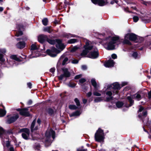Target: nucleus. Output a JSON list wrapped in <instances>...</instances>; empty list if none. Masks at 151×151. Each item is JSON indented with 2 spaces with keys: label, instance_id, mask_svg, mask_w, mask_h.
Listing matches in <instances>:
<instances>
[{
  "label": "nucleus",
  "instance_id": "473e14b6",
  "mask_svg": "<svg viewBox=\"0 0 151 151\" xmlns=\"http://www.w3.org/2000/svg\"><path fill=\"white\" fill-rule=\"evenodd\" d=\"M74 101L76 103V105L78 106H79L80 105V102L79 100L77 98H76L74 99Z\"/></svg>",
  "mask_w": 151,
  "mask_h": 151
},
{
  "label": "nucleus",
  "instance_id": "c756f323",
  "mask_svg": "<svg viewBox=\"0 0 151 151\" xmlns=\"http://www.w3.org/2000/svg\"><path fill=\"white\" fill-rule=\"evenodd\" d=\"M127 98L129 101L130 105H132L134 101L132 100L131 97L130 96H128Z\"/></svg>",
  "mask_w": 151,
  "mask_h": 151
},
{
  "label": "nucleus",
  "instance_id": "13d9d810",
  "mask_svg": "<svg viewBox=\"0 0 151 151\" xmlns=\"http://www.w3.org/2000/svg\"><path fill=\"white\" fill-rule=\"evenodd\" d=\"M77 151H87V150L86 149H78Z\"/></svg>",
  "mask_w": 151,
  "mask_h": 151
},
{
  "label": "nucleus",
  "instance_id": "8fccbe9b",
  "mask_svg": "<svg viewBox=\"0 0 151 151\" xmlns=\"http://www.w3.org/2000/svg\"><path fill=\"white\" fill-rule=\"evenodd\" d=\"M6 50L5 49H2L0 50V52L3 53L6 52Z\"/></svg>",
  "mask_w": 151,
  "mask_h": 151
},
{
  "label": "nucleus",
  "instance_id": "c85d7f7f",
  "mask_svg": "<svg viewBox=\"0 0 151 151\" xmlns=\"http://www.w3.org/2000/svg\"><path fill=\"white\" fill-rule=\"evenodd\" d=\"M47 41L51 45H53L55 43V42H56V44H57L56 41H55L54 40H51L49 39L47 40Z\"/></svg>",
  "mask_w": 151,
  "mask_h": 151
},
{
  "label": "nucleus",
  "instance_id": "603ef678",
  "mask_svg": "<svg viewBox=\"0 0 151 151\" xmlns=\"http://www.w3.org/2000/svg\"><path fill=\"white\" fill-rule=\"evenodd\" d=\"M92 94L91 92H90L87 93V96L88 97H90Z\"/></svg>",
  "mask_w": 151,
  "mask_h": 151
},
{
  "label": "nucleus",
  "instance_id": "58836bf2",
  "mask_svg": "<svg viewBox=\"0 0 151 151\" xmlns=\"http://www.w3.org/2000/svg\"><path fill=\"white\" fill-rule=\"evenodd\" d=\"M86 81L85 79L83 78L79 80V83H83Z\"/></svg>",
  "mask_w": 151,
  "mask_h": 151
},
{
  "label": "nucleus",
  "instance_id": "680f3d73",
  "mask_svg": "<svg viewBox=\"0 0 151 151\" xmlns=\"http://www.w3.org/2000/svg\"><path fill=\"white\" fill-rule=\"evenodd\" d=\"M82 68L83 70H85L86 69L87 67L86 65H83L82 66Z\"/></svg>",
  "mask_w": 151,
  "mask_h": 151
},
{
  "label": "nucleus",
  "instance_id": "f3484780",
  "mask_svg": "<svg viewBox=\"0 0 151 151\" xmlns=\"http://www.w3.org/2000/svg\"><path fill=\"white\" fill-rule=\"evenodd\" d=\"M91 83L92 85L94 86L95 89H97L99 87L98 85L97 84L95 80L94 79H92L91 80Z\"/></svg>",
  "mask_w": 151,
  "mask_h": 151
},
{
  "label": "nucleus",
  "instance_id": "2f4dec72",
  "mask_svg": "<svg viewBox=\"0 0 151 151\" xmlns=\"http://www.w3.org/2000/svg\"><path fill=\"white\" fill-rule=\"evenodd\" d=\"M77 40L75 39H71L69 40L68 41V42L69 43H73L76 42Z\"/></svg>",
  "mask_w": 151,
  "mask_h": 151
},
{
  "label": "nucleus",
  "instance_id": "49530a36",
  "mask_svg": "<svg viewBox=\"0 0 151 151\" xmlns=\"http://www.w3.org/2000/svg\"><path fill=\"white\" fill-rule=\"evenodd\" d=\"M132 56L134 58H136L137 57V54L136 52H134L133 53Z\"/></svg>",
  "mask_w": 151,
  "mask_h": 151
},
{
  "label": "nucleus",
  "instance_id": "f704fd0d",
  "mask_svg": "<svg viewBox=\"0 0 151 151\" xmlns=\"http://www.w3.org/2000/svg\"><path fill=\"white\" fill-rule=\"evenodd\" d=\"M11 58L12 59L15 60L17 61H18L19 60V59L17 58L16 56L15 55H12L11 56Z\"/></svg>",
  "mask_w": 151,
  "mask_h": 151
},
{
  "label": "nucleus",
  "instance_id": "72a5a7b5",
  "mask_svg": "<svg viewBox=\"0 0 151 151\" xmlns=\"http://www.w3.org/2000/svg\"><path fill=\"white\" fill-rule=\"evenodd\" d=\"M102 99L101 97H98L95 99L94 101L95 102H98L101 101Z\"/></svg>",
  "mask_w": 151,
  "mask_h": 151
},
{
  "label": "nucleus",
  "instance_id": "9d476101",
  "mask_svg": "<svg viewBox=\"0 0 151 151\" xmlns=\"http://www.w3.org/2000/svg\"><path fill=\"white\" fill-rule=\"evenodd\" d=\"M94 4H98L100 6H103L106 4V1L104 0H91Z\"/></svg>",
  "mask_w": 151,
  "mask_h": 151
},
{
  "label": "nucleus",
  "instance_id": "4c0bfd02",
  "mask_svg": "<svg viewBox=\"0 0 151 151\" xmlns=\"http://www.w3.org/2000/svg\"><path fill=\"white\" fill-rule=\"evenodd\" d=\"M68 60V59L67 58H65L64 59V60H63V63H62V64L63 65H65V64L66 62Z\"/></svg>",
  "mask_w": 151,
  "mask_h": 151
},
{
  "label": "nucleus",
  "instance_id": "a878e982",
  "mask_svg": "<svg viewBox=\"0 0 151 151\" xmlns=\"http://www.w3.org/2000/svg\"><path fill=\"white\" fill-rule=\"evenodd\" d=\"M79 48L77 46H75L71 49L70 51L71 52H74Z\"/></svg>",
  "mask_w": 151,
  "mask_h": 151
},
{
  "label": "nucleus",
  "instance_id": "69168bd1",
  "mask_svg": "<svg viewBox=\"0 0 151 151\" xmlns=\"http://www.w3.org/2000/svg\"><path fill=\"white\" fill-rule=\"evenodd\" d=\"M147 114V112L146 111H145L143 113V116H145Z\"/></svg>",
  "mask_w": 151,
  "mask_h": 151
},
{
  "label": "nucleus",
  "instance_id": "a19ab883",
  "mask_svg": "<svg viewBox=\"0 0 151 151\" xmlns=\"http://www.w3.org/2000/svg\"><path fill=\"white\" fill-rule=\"evenodd\" d=\"M22 35V31H19L17 33L16 35V36L18 37L19 36L21 35Z\"/></svg>",
  "mask_w": 151,
  "mask_h": 151
},
{
  "label": "nucleus",
  "instance_id": "6e6d98bb",
  "mask_svg": "<svg viewBox=\"0 0 151 151\" xmlns=\"http://www.w3.org/2000/svg\"><path fill=\"white\" fill-rule=\"evenodd\" d=\"M40 147V144H38V145H36V146H35V148L37 149V150H38L39 148Z\"/></svg>",
  "mask_w": 151,
  "mask_h": 151
},
{
  "label": "nucleus",
  "instance_id": "20e7f679",
  "mask_svg": "<svg viewBox=\"0 0 151 151\" xmlns=\"http://www.w3.org/2000/svg\"><path fill=\"white\" fill-rule=\"evenodd\" d=\"M137 38L136 35L133 33L128 34L125 36V40L123 42L124 44L131 45V42L128 40L129 39L132 41H135Z\"/></svg>",
  "mask_w": 151,
  "mask_h": 151
},
{
  "label": "nucleus",
  "instance_id": "e2e57ef3",
  "mask_svg": "<svg viewBox=\"0 0 151 151\" xmlns=\"http://www.w3.org/2000/svg\"><path fill=\"white\" fill-rule=\"evenodd\" d=\"M27 85L29 88H31L32 84L30 83H28Z\"/></svg>",
  "mask_w": 151,
  "mask_h": 151
},
{
  "label": "nucleus",
  "instance_id": "09e8293b",
  "mask_svg": "<svg viewBox=\"0 0 151 151\" xmlns=\"http://www.w3.org/2000/svg\"><path fill=\"white\" fill-rule=\"evenodd\" d=\"M112 58L114 59H116L117 57V56L115 54H113L111 55Z\"/></svg>",
  "mask_w": 151,
  "mask_h": 151
},
{
  "label": "nucleus",
  "instance_id": "a18cd8bd",
  "mask_svg": "<svg viewBox=\"0 0 151 151\" xmlns=\"http://www.w3.org/2000/svg\"><path fill=\"white\" fill-rule=\"evenodd\" d=\"M82 75H81V74L76 76L75 77V79H79V78H81L82 77Z\"/></svg>",
  "mask_w": 151,
  "mask_h": 151
},
{
  "label": "nucleus",
  "instance_id": "774afa93",
  "mask_svg": "<svg viewBox=\"0 0 151 151\" xmlns=\"http://www.w3.org/2000/svg\"><path fill=\"white\" fill-rule=\"evenodd\" d=\"M3 10V8L2 7H0V11L1 12Z\"/></svg>",
  "mask_w": 151,
  "mask_h": 151
},
{
  "label": "nucleus",
  "instance_id": "e433bc0d",
  "mask_svg": "<svg viewBox=\"0 0 151 151\" xmlns=\"http://www.w3.org/2000/svg\"><path fill=\"white\" fill-rule=\"evenodd\" d=\"M37 49V47L35 45L33 44L31 46V50H35Z\"/></svg>",
  "mask_w": 151,
  "mask_h": 151
},
{
  "label": "nucleus",
  "instance_id": "864d4df0",
  "mask_svg": "<svg viewBox=\"0 0 151 151\" xmlns=\"http://www.w3.org/2000/svg\"><path fill=\"white\" fill-rule=\"evenodd\" d=\"M143 108L142 106H140V108H139V111H138V112L139 113V112H141V111H142L143 110Z\"/></svg>",
  "mask_w": 151,
  "mask_h": 151
},
{
  "label": "nucleus",
  "instance_id": "393cba45",
  "mask_svg": "<svg viewBox=\"0 0 151 151\" xmlns=\"http://www.w3.org/2000/svg\"><path fill=\"white\" fill-rule=\"evenodd\" d=\"M43 24L45 26H46L47 24L48 21L47 18H45L42 21Z\"/></svg>",
  "mask_w": 151,
  "mask_h": 151
},
{
  "label": "nucleus",
  "instance_id": "aec40b11",
  "mask_svg": "<svg viewBox=\"0 0 151 151\" xmlns=\"http://www.w3.org/2000/svg\"><path fill=\"white\" fill-rule=\"evenodd\" d=\"M6 111L5 110L0 109V117L4 116L6 115Z\"/></svg>",
  "mask_w": 151,
  "mask_h": 151
},
{
  "label": "nucleus",
  "instance_id": "39448f33",
  "mask_svg": "<svg viewBox=\"0 0 151 151\" xmlns=\"http://www.w3.org/2000/svg\"><path fill=\"white\" fill-rule=\"evenodd\" d=\"M20 132H23L22 134V137L25 140H27L30 139V132L29 129L27 128H23L19 130Z\"/></svg>",
  "mask_w": 151,
  "mask_h": 151
},
{
  "label": "nucleus",
  "instance_id": "ea45409f",
  "mask_svg": "<svg viewBox=\"0 0 151 151\" xmlns=\"http://www.w3.org/2000/svg\"><path fill=\"white\" fill-rule=\"evenodd\" d=\"M93 95L97 96H100L101 95L100 93L97 92L95 91L93 93Z\"/></svg>",
  "mask_w": 151,
  "mask_h": 151
},
{
  "label": "nucleus",
  "instance_id": "0eeeda50",
  "mask_svg": "<svg viewBox=\"0 0 151 151\" xmlns=\"http://www.w3.org/2000/svg\"><path fill=\"white\" fill-rule=\"evenodd\" d=\"M55 132L52 129H51L49 131H47L45 133V136L46 139H49L51 137L54 139L55 138Z\"/></svg>",
  "mask_w": 151,
  "mask_h": 151
},
{
  "label": "nucleus",
  "instance_id": "338daca9",
  "mask_svg": "<svg viewBox=\"0 0 151 151\" xmlns=\"http://www.w3.org/2000/svg\"><path fill=\"white\" fill-rule=\"evenodd\" d=\"M143 129H144V131L146 132H147V133H148V132L145 129V127H144V126H143Z\"/></svg>",
  "mask_w": 151,
  "mask_h": 151
},
{
  "label": "nucleus",
  "instance_id": "6e6552de",
  "mask_svg": "<svg viewBox=\"0 0 151 151\" xmlns=\"http://www.w3.org/2000/svg\"><path fill=\"white\" fill-rule=\"evenodd\" d=\"M62 70L63 73V74L61 75L58 77L60 80H62L64 77H68L70 76V74L67 68H63Z\"/></svg>",
  "mask_w": 151,
  "mask_h": 151
},
{
  "label": "nucleus",
  "instance_id": "dca6fc26",
  "mask_svg": "<svg viewBox=\"0 0 151 151\" xmlns=\"http://www.w3.org/2000/svg\"><path fill=\"white\" fill-rule=\"evenodd\" d=\"M112 88L116 89H119L120 88L119 84L117 83H115L111 84V86Z\"/></svg>",
  "mask_w": 151,
  "mask_h": 151
},
{
  "label": "nucleus",
  "instance_id": "1a4fd4ad",
  "mask_svg": "<svg viewBox=\"0 0 151 151\" xmlns=\"http://www.w3.org/2000/svg\"><path fill=\"white\" fill-rule=\"evenodd\" d=\"M99 55L97 50L96 49L94 51L90 52L88 55V57L94 59L97 58Z\"/></svg>",
  "mask_w": 151,
  "mask_h": 151
},
{
  "label": "nucleus",
  "instance_id": "de8ad7c7",
  "mask_svg": "<svg viewBox=\"0 0 151 151\" xmlns=\"http://www.w3.org/2000/svg\"><path fill=\"white\" fill-rule=\"evenodd\" d=\"M78 61L76 60H73L72 61V63L74 64H76L78 63Z\"/></svg>",
  "mask_w": 151,
  "mask_h": 151
},
{
  "label": "nucleus",
  "instance_id": "f257e3e1",
  "mask_svg": "<svg viewBox=\"0 0 151 151\" xmlns=\"http://www.w3.org/2000/svg\"><path fill=\"white\" fill-rule=\"evenodd\" d=\"M56 42V47L59 50H58L55 48H53L51 50H47L46 51L48 55L51 57L56 56L58 54L60 53L65 47V46L62 43L60 40H57Z\"/></svg>",
  "mask_w": 151,
  "mask_h": 151
},
{
  "label": "nucleus",
  "instance_id": "423d86ee",
  "mask_svg": "<svg viewBox=\"0 0 151 151\" xmlns=\"http://www.w3.org/2000/svg\"><path fill=\"white\" fill-rule=\"evenodd\" d=\"M86 45L84 46L85 49L83 51V52L81 54V56H85L89 51L92 49L93 47L92 46H89V41L86 40Z\"/></svg>",
  "mask_w": 151,
  "mask_h": 151
},
{
  "label": "nucleus",
  "instance_id": "7ed1b4c3",
  "mask_svg": "<svg viewBox=\"0 0 151 151\" xmlns=\"http://www.w3.org/2000/svg\"><path fill=\"white\" fill-rule=\"evenodd\" d=\"M95 138L97 142L103 141L104 138V131L100 128H99L95 133Z\"/></svg>",
  "mask_w": 151,
  "mask_h": 151
},
{
  "label": "nucleus",
  "instance_id": "f03ea898",
  "mask_svg": "<svg viewBox=\"0 0 151 151\" xmlns=\"http://www.w3.org/2000/svg\"><path fill=\"white\" fill-rule=\"evenodd\" d=\"M118 37H114L111 38L110 41H108L104 44L105 48L108 50H113L115 49L116 44L119 40Z\"/></svg>",
  "mask_w": 151,
  "mask_h": 151
},
{
  "label": "nucleus",
  "instance_id": "cd10ccee",
  "mask_svg": "<svg viewBox=\"0 0 151 151\" xmlns=\"http://www.w3.org/2000/svg\"><path fill=\"white\" fill-rule=\"evenodd\" d=\"M134 98H135L136 99L139 100L141 99V96L138 94H136L134 95H133Z\"/></svg>",
  "mask_w": 151,
  "mask_h": 151
},
{
  "label": "nucleus",
  "instance_id": "c9c22d12",
  "mask_svg": "<svg viewBox=\"0 0 151 151\" xmlns=\"http://www.w3.org/2000/svg\"><path fill=\"white\" fill-rule=\"evenodd\" d=\"M133 19L134 22H137L139 20V18L137 16H135L133 17Z\"/></svg>",
  "mask_w": 151,
  "mask_h": 151
},
{
  "label": "nucleus",
  "instance_id": "bf43d9fd",
  "mask_svg": "<svg viewBox=\"0 0 151 151\" xmlns=\"http://www.w3.org/2000/svg\"><path fill=\"white\" fill-rule=\"evenodd\" d=\"M55 69L54 68H52L50 69V71L52 73H53L55 71Z\"/></svg>",
  "mask_w": 151,
  "mask_h": 151
},
{
  "label": "nucleus",
  "instance_id": "4d7b16f0",
  "mask_svg": "<svg viewBox=\"0 0 151 151\" xmlns=\"http://www.w3.org/2000/svg\"><path fill=\"white\" fill-rule=\"evenodd\" d=\"M82 101L83 103L85 104L87 102V100L86 99H82Z\"/></svg>",
  "mask_w": 151,
  "mask_h": 151
},
{
  "label": "nucleus",
  "instance_id": "5fc2aeb1",
  "mask_svg": "<svg viewBox=\"0 0 151 151\" xmlns=\"http://www.w3.org/2000/svg\"><path fill=\"white\" fill-rule=\"evenodd\" d=\"M76 85V84L75 83H72L70 85H69V86L70 87H74Z\"/></svg>",
  "mask_w": 151,
  "mask_h": 151
},
{
  "label": "nucleus",
  "instance_id": "a211bd4d",
  "mask_svg": "<svg viewBox=\"0 0 151 151\" xmlns=\"http://www.w3.org/2000/svg\"><path fill=\"white\" fill-rule=\"evenodd\" d=\"M17 47L20 49L22 48L25 46V44L24 42H19L17 45Z\"/></svg>",
  "mask_w": 151,
  "mask_h": 151
},
{
  "label": "nucleus",
  "instance_id": "3c124183",
  "mask_svg": "<svg viewBox=\"0 0 151 151\" xmlns=\"http://www.w3.org/2000/svg\"><path fill=\"white\" fill-rule=\"evenodd\" d=\"M127 82H123L122 83V86H124L125 85H127Z\"/></svg>",
  "mask_w": 151,
  "mask_h": 151
},
{
  "label": "nucleus",
  "instance_id": "4be33fe9",
  "mask_svg": "<svg viewBox=\"0 0 151 151\" xmlns=\"http://www.w3.org/2000/svg\"><path fill=\"white\" fill-rule=\"evenodd\" d=\"M5 133V130L3 128L0 127V137L1 138H3V135Z\"/></svg>",
  "mask_w": 151,
  "mask_h": 151
},
{
  "label": "nucleus",
  "instance_id": "2eb2a0df",
  "mask_svg": "<svg viewBox=\"0 0 151 151\" xmlns=\"http://www.w3.org/2000/svg\"><path fill=\"white\" fill-rule=\"evenodd\" d=\"M47 37L46 35H40L38 37V40L39 42L40 43H42L44 40Z\"/></svg>",
  "mask_w": 151,
  "mask_h": 151
},
{
  "label": "nucleus",
  "instance_id": "6ab92c4d",
  "mask_svg": "<svg viewBox=\"0 0 151 151\" xmlns=\"http://www.w3.org/2000/svg\"><path fill=\"white\" fill-rule=\"evenodd\" d=\"M81 114V113L79 111H76L70 114V117L76 116H79Z\"/></svg>",
  "mask_w": 151,
  "mask_h": 151
},
{
  "label": "nucleus",
  "instance_id": "f8f14e48",
  "mask_svg": "<svg viewBox=\"0 0 151 151\" xmlns=\"http://www.w3.org/2000/svg\"><path fill=\"white\" fill-rule=\"evenodd\" d=\"M35 123H31V125L30 127L31 132L32 133L31 134V135L32 136V133L34 131H37L38 129L39 126L40 125V124L41 123H38L39 124L38 125H37L34 128V127H35Z\"/></svg>",
  "mask_w": 151,
  "mask_h": 151
},
{
  "label": "nucleus",
  "instance_id": "ddd939ff",
  "mask_svg": "<svg viewBox=\"0 0 151 151\" xmlns=\"http://www.w3.org/2000/svg\"><path fill=\"white\" fill-rule=\"evenodd\" d=\"M20 114L23 116H29L30 114L27 109H23L22 110H21L19 112Z\"/></svg>",
  "mask_w": 151,
  "mask_h": 151
},
{
  "label": "nucleus",
  "instance_id": "b1692460",
  "mask_svg": "<svg viewBox=\"0 0 151 151\" xmlns=\"http://www.w3.org/2000/svg\"><path fill=\"white\" fill-rule=\"evenodd\" d=\"M123 103L121 102H118L116 103V106L118 108H120L122 107L123 105Z\"/></svg>",
  "mask_w": 151,
  "mask_h": 151
},
{
  "label": "nucleus",
  "instance_id": "5701e85b",
  "mask_svg": "<svg viewBox=\"0 0 151 151\" xmlns=\"http://www.w3.org/2000/svg\"><path fill=\"white\" fill-rule=\"evenodd\" d=\"M106 94L110 97V98H108L106 100L107 101H109V100L110 99H111L112 97H111V96L112 94V93L111 91H108L106 93Z\"/></svg>",
  "mask_w": 151,
  "mask_h": 151
},
{
  "label": "nucleus",
  "instance_id": "0e129e2a",
  "mask_svg": "<svg viewBox=\"0 0 151 151\" xmlns=\"http://www.w3.org/2000/svg\"><path fill=\"white\" fill-rule=\"evenodd\" d=\"M148 95L149 98H150L151 97V91L148 93Z\"/></svg>",
  "mask_w": 151,
  "mask_h": 151
},
{
  "label": "nucleus",
  "instance_id": "052dcab7",
  "mask_svg": "<svg viewBox=\"0 0 151 151\" xmlns=\"http://www.w3.org/2000/svg\"><path fill=\"white\" fill-rule=\"evenodd\" d=\"M10 151H14V148L13 147H11L9 148Z\"/></svg>",
  "mask_w": 151,
  "mask_h": 151
},
{
  "label": "nucleus",
  "instance_id": "9b49d317",
  "mask_svg": "<svg viewBox=\"0 0 151 151\" xmlns=\"http://www.w3.org/2000/svg\"><path fill=\"white\" fill-rule=\"evenodd\" d=\"M8 118V121L9 122H14L19 117L18 114H16L13 116H11L10 115H8L7 116Z\"/></svg>",
  "mask_w": 151,
  "mask_h": 151
},
{
  "label": "nucleus",
  "instance_id": "4468645a",
  "mask_svg": "<svg viewBox=\"0 0 151 151\" xmlns=\"http://www.w3.org/2000/svg\"><path fill=\"white\" fill-rule=\"evenodd\" d=\"M114 64V63L113 60H109L107 62L104 64V65L106 67H109L113 66Z\"/></svg>",
  "mask_w": 151,
  "mask_h": 151
},
{
  "label": "nucleus",
  "instance_id": "79ce46f5",
  "mask_svg": "<svg viewBox=\"0 0 151 151\" xmlns=\"http://www.w3.org/2000/svg\"><path fill=\"white\" fill-rule=\"evenodd\" d=\"M6 145L7 147H9L10 145V142L9 141H7L6 142Z\"/></svg>",
  "mask_w": 151,
  "mask_h": 151
},
{
  "label": "nucleus",
  "instance_id": "c03bdc74",
  "mask_svg": "<svg viewBox=\"0 0 151 151\" xmlns=\"http://www.w3.org/2000/svg\"><path fill=\"white\" fill-rule=\"evenodd\" d=\"M0 61L3 62L4 61V59L3 58V55L2 54H0Z\"/></svg>",
  "mask_w": 151,
  "mask_h": 151
},
{
  "label": "nucleus",
  "instance_id": "412c9836",
  "mask_svg": "<svg viewBox=\"0 0 151 151\" xmlns=\"http://www.w3.org/2000/svg\"><path fill=\"white\" fill-rule=\"evenodd\" d=\"M43 30L45 32H47L49 33H50L52 31V30L51 29L50 27H48L45 28Z\"/></svg>",
  "mask_w": 151,
  "mask_h": 151
},
{
  "label": "nucleus",
  "instance_id": "37998d69",
  "mask_svg": "<svg viewBox=\"0 0 151 151\" xmlns=\"http://www.w3.org/2000/svg\"><path fill=\"white\" fill-rule=\"evenodd\" d=\"M144 125H146L148 126L149 128L150 129V131L151 132V123H145Z\"/></svg>",
  "mask_w": 151,
  "mask_h": 151
},
{
  "label": "nucleus",
  "instance_id": "7c9ffc66",
  "mask_svg": "<svg viewBox=\"0 0 151 151\" xmlns=\"http://www.w3.org/2000/svg\"><path fill=\"white\" fill-rule=\"evenodd\" d=\"M69 107L71 109H77V107L75 105H70Z\"/></svg>",
  "mask_w": 151,
  "mask_h": 151
},
{
  "label": "nucleus",
  "instance_id": "bb28decb",
  "mask_svg": "<svg viewBox=\"0 0 151 151\" xmlns=\"http://www.w3.org/2000/svg\"><path fill=\"white\" fill-rule=\"evenodd\" d=\"M53 111L51 109L49 108L47 110V113L50 115H51L53 114Z\"/></svg>",
  "mask_w": 151,
  "mask_h": 151
}]
</instances>
